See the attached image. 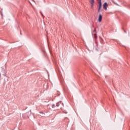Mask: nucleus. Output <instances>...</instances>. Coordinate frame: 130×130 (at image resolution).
<instances>
[{"label": "nucleus", "instance_id": "5", "mask_svg": "<svg viewBox=\"0 0 130 130\" xmlns=\"http://www.w3.org/2000/svg\"><path fill=\"white\" fill-rule=\"evenodd\" d=\"M99 9H98V12L100 13V10H101V7H102V5L101 3H99Z\"/></svg>", "mask_w": 130, "mask_h": 130}, {"label": "nucleus", "instance_id": "1", "mask_svg": "<svg viewBox=\"0 0 130 130\" xmlns=\"http://www.w3.org/2000/svg\"><path fill=\"white\" fill-rule=\"evenodd\" d=\"M93 28H94V25H92V35H93L94 38L95 39H97V31L96 30V28H94V30L93 29Z\"/></svg>", "mask_w": 130, "mask_h": 130}, {"label": "nucleus", "instance_id": "8", "mask_svg": "<svg viewBox=\"0 0 130 130\" xmlns=\"http://www.w3.org/2000/svg\"><path fill=\"white\" fill-rule=\"evenodd\" d=\"M52 108H54V107H55V105L53 104V105H52Z\"/></svg>", "mask_w": 130, "mask_h": 130}, {"label": "nucleus", "instance_id": "3", "mask_svg": "<svg viewBox=\"0 0 130 130\" xmlns=\"http://www.w3.org/2000/svg\"><path fill=\"white\" fill-rule=\"evenodd\" d=\"M60 95V92L59 91H57L55 94H54V97H56V96H59Z\"/></svg>", "mask_w": 130, "mask_h": 130}, {"label": "nucleus", "instance_id": "6", "mask_svg": "<svg viewBox=\"0 0 130 130\" xmlns=\"http://www.w3.org/2000/svg\"><path fill=\"white\" fill-rule=\"evenodd\" d=\"M60 104H62V105L63 106V103H61V101H60V102L57 103V104H56L57 107H58V106H59Z\"/></svg>", "mask_w": 130, "mask_h": 130}, {"label": "nucleus", "instance_id": "11", "mask_svg": "<svg viewBox=\"0 0 130 130\" xmlns=\"http://www.w3.org/2000/svg\"><path fill=\"white\" fill-rule=\"evenodd\" d=\"M93 6H94V4L91 5V8H93Z\"/></svg>", "mask_w": 130, "mask_h": 130}, {"label": "nucleus", "instance_id": "12", "mask_svg": "<svg viewBox=\"0 0 130 130\" xmlns=\"http://www.w3.org/2000/svg\"><path fill=\"white\" fill-rule=\"evenodd\" d=\"M41 15H42V16H43V14H42V13H41Z\"/></svg>", "mask_w": 130, "mask_h": 130}, {"label": "nucleus", "instance_id": "7", "mask_svg": "<svg viewBox=\"0 0 130 130\" xmlns=\"http://www.w3.org/2000/svg\"><path fill=\"white\" fill-rule=\"evenodd\" d=\"M94 3H95V1L94 0H91L90 1L91 5H94Z\"/></svg>", "mask_w": 130, "mask_h": 130}, {"label": "nucleus", "instance_id": "9", "mask_svg": "<svg viewBox=\"0 0 130 130\" xmlns=\"http://www.w3.org/2000/svg\"><path fill=\"white\" fill-rule=\"evenodd\" d=\"M101 4V0H99L98 4Z\"/></svg>", "mask_w": 130, "mask_h": 130}, {"label": "nucleus", "instance_id": "2", "mask_svg": "<svg viewBox=\"0 0 130 130\" xmlns=\"http://www.w3.org/2000/svg\"><path fill=\"white\" fill-rule=\"evenodd\" d=\"M108 7V5L107 4V3H105L103 5V8L104 9V10H107V7Z\"/></svg>", "mask_w": 130, "mask_h": 130}, {"label": "nucleus", "instance_id": "4", "mask_svg": "<svg viewBox=\"0 0 130 130\" xmlns=\"http://www.w3.org/2000/svg\"><path fill=\"white\" fill-rule=\"evenodd\" d=\"M98 21L99 22H101V21H102V15L101 14L99 15Z\"/></svg>", "mask_w": 130, "mask_h": 130}, {"label": "nucleus", "instance_id": "10", "mask_svg": "<svg viewBox=\"0 0 130 130\" xmlns=\"http://www.w3.org/2000/svg\"><path fill=\"white\" fill-rule=\"evenodd\" d=\"M40 113H42V114H44V113H43V112H40Z\"/></svg>", "mask_w": 130, "mask_h": 130}]
</instances>
